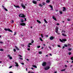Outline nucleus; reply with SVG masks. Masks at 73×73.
Instances as JSON below:
<instances>
[{
    "mask_svg": "<svg viewBox=\"0 0 73 73\" xmlns=\"http://www.w3.org/2000/svg\"><path fill=\"white\" fill-rule=\"evenodd\" d=\"M50 68V67L48 66L44 68V69L46 70H47L48 69H49Z\"/></svg>",
    "mask_w": 73,
    "mask_h": 73,
    "instance_id": "5",
    "label": "nucleus"
},
{
    "mask_svg": "<svg viewBox=\"0 0 73 73\" xmlns=\"http://www.w3.org/2000/svg\"><path fill=\"white\" fill-rule=\"evenodd\" d=\"M0 51H2V52H3V51H4V49H0Z\"/></svg>",
    "mask_w": 73,
    "mask_h": 73,
    "instance_id": "27",
    "label": "nucleus"
},
{
    "mask_svg": "<svg viewBox=\"0 0 73 73\" xmlns=\"http://www.w3.org/2000/svg\"><path fill=\"white\" fill-rule=\"evenodd\" d=\"M58 47H59V48H60V47H61V46H60V45H58Z\"/></svg>",
    "mask_w": 73,
    "mask_h": 73,
    "instance_id": "50",
    "label": "nucleus"
},
{
    "mask_svg": "<svg viewBox=\"0 0 73 73\" xmlns=\"http://www.w3.org/2000/svg\"><path fill=\"white\" fill-rule=\"evenodd\" d=\"M31 69H34V68H33V67H32V68H31Z\"/></svg>",
    "mask_w": 73,
    "mask_h": 73,
    "instance_id": "62",
    "label": "nucleus"
},
{
    "mask_svg": "<svg viewBox=\"0 0 73 73\" xmlns=\"http://www.w3.org/2000/svg\"><path fill=\"white\" fill-rule=\"evenodd\" d=\"M59 40L62 42H63V41L65 42L66 41H67V40H66V39H62V40L61 39H60Z\"/></svg>",
    "mask_w": 73,
    "mask_h": 73,
    "instance_id": "3",
    "label": "nucleus"
},
{
    "mask_svg": "<svg viewBox=\"0 0 73 73\" xmlns=\"http://www.w3.org/2000/svg\"><path fill=\"white\" fill-rule=\"evenodd\" d=\"M42 4L43 5H45L46 4L44 2H43V3H42Z\"/></svg>",
    "mask_w": 73,
    "mask_h": 73,
    "instance_id": "29",
    "label": "nucleus"
},
{
    "mask_svg": "<svg viewBox=\"0 0 73 73\" xmlns=\"http://www.w3.org/2000/svg\"><path fill=\"white\" fill-rule=\"evenodd\" d=\"M54 37H53V36H50V40H53V39H54Z\"/></svg>",
    "mask_w": 73,
    "mask_h": 73,
    "instance_id": "10",
    "label": "nucleus"
},
{
    "mask_svg": "<svg viewBox=\"0 0 73 73\" xmlns=\"http://www.w3.org/2000/svg\"><path fill=\"white\" fill-rule=\"evenodd\" d=\"M28 45H32V43H29L28 44Z\"/></svg>",
    "mask_w": 73,
    "mask_h": 73,
    "instance_id": "37",
    "label": "nucleus"
},
{
    "mask_svg": "<svg viewBox=\"0 0 73 73\" xmlns=\"http://www.w3.org/2000/svg\"><path fill=\"white\" fill-rule=\"evenodd\" d=\"M56 33H58V30H56Z\"/></svg>",
    "mask_w": 73,
    "mask_h": 73,
    "instance_id": "45",
    "label": "nucleus"
},
{
    "mask_svg": "<svg viewBox=\"0 0 73 73\" xmlns=\"http://www.w3.org/2000/svg\"><path fill=\"white\" fill-rule=\"evenodd\" d=\"M46 62H43L42 64V66H46Z\"/></svg>",
    "mask_w": 73,
    "mask_h": 73,
    "instance_id": "4",
    "label": "nucleus"
},
{
    "mask_svg": "<svg viewBox=\"0 0 73 73\" xmlns=\"http://www.w3.org/2000/svg\"><path fill=\"white\" fill-rule=\"evenodd\" d=\"M46 2L47 3H50V0H47L46 1Z\"/></svg>",
    "mask_w": 73,
    "mask_h": 73,
    "instance_id": "17",
    "label": "nucleus"
},
{
    "mask_svg": "<svg viewBox=\"0 0 73 73\" xmlns=\"http://www.w3.org/2000/svg\"><path fill=\"white\" fill-rule=\"evenodd\" d=\"M50 7V8H51V10H53V6L52 5H50L49 6Z\"/></svg>",
    "mask_w": 73,
    "mask_h": 73,
    "instance_id": "14",
    "label": "nucleus"
},
{
    "mask_svg": "<svg viewBox=\"0 0 73 73\" xmlns=\"http://www.w3.org/2000/svg\"><path fill=\"white\" fill-rule=\"evenodd\" d=\"M4 30H5V31H9V32H10L11 33H13V31L11 30L10 29H7L6 28H5Z\"/></svg>",
    "mask_w": 73,
    "mask_h": 73,
    "instance_id": "1",
    "label": "nucleus"
},
{
    "mask_svg": "<svg viewBox=\"0 0 73 73\" xmlns=\"http://www.w3.org/2000/svg\"><path fill=\"white\" fill-rule=\"evenodd\" d=\"M71 54H72V53H71V52H70L68 53L69 55H70Z\"/></svg>",
    "mask_w": 73,
    "mask_h": 73,
    "instance_id": "34",
    "label": "nucleus"
},
{
    "mask_svg": "<svg viewBox=\"0 0 73 73\" xmlns=\"http://www.w3.org/2000/svg\"><path fill=\"white\" fill-rule=\"evenodd\" d=\"M41 37H42V38H43V35H42V34H41Z\"/></svg>",
    "mask_w": 73,
    "mask_h": 73,
    "instance_id": "35",
    "label": "nucleus"
},
{
    "mask_svg": "<svg viewBox=\"0 0 73 73\" xmlns=\"http://www.w3.org/2000/svg\"><path fill=\"white\" fill-rule=\"evenodd\" d=\"M44 22L45 23H48V22H47V21H46V20H45V19H44Z\"/></svg>",
    "mask_w": 73,
    "mask_h": 73,
    "instance_id": "19",
    "label": "nucleus"
},
{
    "mask_svg": "<svg viewBox=\"0 0 73 73\" xmlns=\"http://www.w3.org/2000/svg\"><path fill=\"white\" fill-rule=\"evenodd\" d=\"M9 59L10 60H12V56L10 57Z\"/></svg>",
    "mask_w": 73,
    "mask_h": 73,
    "instance_id": "30",
    "label": "nucleus"
},
{
    "mask_svg": "<svg viewBox=\"0 0 73 73\" xmlns=\"http://www.w3.org/2000/svg\"><path fill=\"white\" fill-rule=\"evenodd\" d=\"M21 5L22 7V8H23L24 9H25V6L24 5V4H23V3L22 4H21Z\"/></svg>",
    "mask_w": 73,
    "mask_h": 73,
    "instance_id": "8",
    "label": "nucleus"
},
{
    "mask_svg": "<svg viewBox=\"0 0 73 73\" xmlns=\"http://www.w3.org/2000/svg\"><path fill=\"white\" fill-rule=\"evenodd\" d=\"M49 48H50V49H51V47L50 46L49 47Z\"/></svg>",
    "mask_w": 73,
    "mask_h": 73,
    "instance_id": "64",
    "label": "nucleus"
},
{
    "mask_svg": "<svg viewBox=\"0 0 73 73\" xmlns=\"http://www.w3.org/2000/svg\"><path fill=\"white\" fill-rule=\"evenodd\" d=\"M7 56H8V57H11V56H11V55H7Z\"/></svg>",
    "mask_w": 73,
    "mask_h": 73,
    "instance_id": "48",
    "label": "nucleus"
},
{
    "mask_svg": "<svg viewBox=\"0 0 73 73\" xmlns=\"http://www.w3.org/2000/svg\"><path fill=\"white\" fill-rule=\"evenodd\" d=\"M40 40L41 41H43V40H42L41 38H40Z\"/></svg>",
    "mask_w": 73,
    "mask_h": 73,
    "instance_id": "23",
    "label": "nucleus"
},
{
    "mask_svg": "<svg viewBox=\"0 0 73 73\" xmlns=\"http://www.w3.org/2000/svg\"><path fill=\"white\" fill-rule=\"evenodd\" d=\"M63 9L62 11L64 12H65V11L66 10V8H65V7H63Z\"/></svg>",
    "mask_w": 73,
    "mask_h": 73,
    "instance_id": "13",
    "label": "nucleus"
},
{
    "mask_svg": "<svg viewBox=\"0 0 73 73\" xmlns=\"http://www.w3.org/2000/svg\"><path fill=\"white\" fill-rule=\"evenodd\" d=\"M46 37H48V35H46Z\"/></svg>",
    "mask_w": 73,
    "mask_h": 73,
    "instance_id": "61",
    "label": "nucleus"
},
{
    "mask_svg": "<svg viewBox=\"0 0 73 73\" xmlns=\"http://www.w3.org/2000/svg\"><path fill=\"white\" fill-rule=\"evenodd\" d=\"M65 69H63V70H61V71H62V72H63V71H65Z\"/></svg>",
    "mask_w": 73,
    "mask_h": 73,
    "instance_id": "31",
    "label": "nucleus"
},
{
    "mask_svg": "<svg viewBox=\"0 0 73 73\" xmlns=\"http://www.w3.org/2000/svg\"><path fill=\"white\" fill-rule=\"evenodd\" d=\"M21 64H22V65H24V63L22 62Z\"/></svg>",
    "mask_w": 73,
    "mask_h": 73,
    "instance_id": "51",
    "label": "nucleus"
},
{
    "mask_svg": "<svg viewBox=\"0 0 73 73\" xmlns=\"http://www.w3.org/2000/svg\"><path fill=\"white\" fill-rule=\"evenodd\" d=\"M21 23H23L24 22V20H23V19H22L21 21Z\"/></svg>",
    "mask_w": 73,
    "mask_h": 73,
    "instance_id": "26",
    "label": "nucleus"
},
{
    "mask_svg": "<svg viewBox=\"0 0 73 73\" xmlns=\"http://www.w3.org/2000/svg\"><path fill=\"white\" fill-rule=\"evenodd\" d=\"M36 21L37 23H39V24H41V22L40 21L38 20H37Z\"/></svg>",
    "mask_w": 73,
    "mask_h": 73,
    "instance_id": "15",
    "label": "nucleus"
},
{
    "mask_svg": "<svg viewBox=\"0 0 73 73\" xmlns=\"http://www.w3.org/2000/svg\"><path fill=\"white\" fill-rule=\"evenodd\" d=\"M14 23V21L13 20H12L11 23Z\"/></svg>",
    "mask_w": 73,
    "mask_h": 73,
    "instance_id": "39",
    "label": "nucleus"
},
{
    "mask_svg": "<svg viewBox=\"0 0 73 73\" xmlns=\"http://www.w3.org/2000/svg\"><path fill=\"white\" fill-rule=\"evenodd\" d=\"M32 3L35 4H37V2L35 1H32Z\"/></svg>",
    "mask_w": 73,
    "mask_h": 73,
    "instance_id": "9",
    "label": "nucleus"
},
{
    "mask_svg": "<svg viewBox=\"0 0 73 73\" xmlns=\"http://www.w3.org/2000/svg\"><path fill=\"white\" fill-rule=\"evenodd\" d=\"M19 59H21V60H23L22 58H19Z\"/></svg>",
    "mask_w": 73,
    "mask_h": 73,
    "instance_id": "59",
    "label": "nucleus"
},
{
    "mask_svg": "<svg viewBox=\"0 0 73 73\" xmlns=\"http://www.w3.org/2000/svg\"><path fill=\"white\" fill-rule=\"evenodd\" d=\"M14 6L15 7V8H20V6H19V5L16 6L15 5H14Z\"/></svg>",
    "mask_w": 73,
    "mask_h": 73,
    "instance_id": "7",
    "label": "nucleus"
},
{
    "mask_svg": "<svg viewBox=\"0 0 73 73\" xmlns=\"http://www.w3.org/2000/svg\"><path fill=\"white\" fill-rule=\"evenodd\" d=\"M28 50H30V48H28L27 49Z\"/></svg>",
    "mask_w": 73,
    "mask_h": 73,
    "instance_id": "57",
    "label": "nucleus"
},
{
    "mask_svg": "<svg viewBox=\"0 0 73 73\" xmlns=\"http://www.w3.org/2000/svg\"><path fill=\"white\" fill-rule=\"evenodd\" d=\"M14 35L15 36V35H16L17 33H16V32H15L14 33Z\"/></svg>",
    "mask_w": 73,
    "mask_h": 73,
    "instance_id": "40",
    "label": "nucleus"
},
{
    "mask_svg": "<svg viewBox=\"0 0 73 73\" xmlns=\"http://www.w3.org/2000/svg\"><path fill=\"white\" fill-rule=\"evenodd\" d=\"M0 43H1V44H3L4 42H2L1 41L0 42Z\"/></svg>",
    "mask_w": 73,
    "mask_h": 73,
    "instance_id": "49",
    "label": "nucleus"
},
{
    "mask_svg": "<svg viewBox=\"0 0 73 73\" xmlns=\"http://www.w3.org/2000/svg\"><path fill=\"white\" fill-rule=\"evenodd\" d=\"M9 73H13V72H10Z\"/></svg>",
    "mask_w": 73,
    "mask_h": 73,
    "instance_id": "63",
    "label": "nucleus"
},
{
    "mask_svg": "<svg viewBox=\"0 0 73 73\" xmlns=\"http://www.w3.org/2000/svg\"><path fill=\"white\" fill-rule=\"evenodd\" d=\"M39 53L40 54H42V52L41 51H40L39 52Z\"/></svg>",
    "mask_w": 73,
    "mask_h": 73,
    "instance_id": "28",
    "label": "nucleus"
},
{
    "mask_svg": "<svg viewBox=\"0 0 73 73\" xmlns=\"http://www.w3.org/2000/svg\"><path fill=\"white\" fill-rule=\"evenodd\" d=\"M33 66L35 68H37V66L36 65H34Z\"/></svg>",
    "mask_w": 73,
    "mask_h": 73,
    "instance_id": "18",
    "label": "nucleus"
},
{
    "mask_svg": "<svg viewBox=\"0 0 73 73\" xmlns=\"http://www.w3.org/2000/svg\"><path fill=\"white\" fill-rule=\"evenodd\" d=\"M20 24L22 26H25V23H20Z\"/></svg>",
    "mask_w": 73,
    "mask_h": 73,
    "instance_id": "6",
    "label": "nucleus"
},
{
    "mask_svg": "<svg viewBox=\"0 0 73 73\" xmlns=\"http://www.w3.org/2000/svg\"><path fill=\"white\" fill-rule=\"evenodd\" d=\"M4 9H5V11H8V9H6V8H4Z\"/></svg>",
    "mask_w": 73,
    "mask_h": 73,
    "instance_id": "33",
    "label": "nucleus"
},
{
    "mask_svg": "<svg viewBox=\"0 0 73 73\" xmlns=\"http://www.w3.org/2000/svg\"><path fill=\"white\" fill-rule=\"evenodd\" d=\"M26 69L27 71H28V68H26Z\"/></svg>",
    "mask_w": 73,
    "mask_h": 73,
    "instance_id": "60",
    "label": "nucleus"
},
{
    "mask_svg": "<svg viewBox=\"0 0 73 73\" xmlns=\"http://www.w3.org/2000/svg\"><path fill=\"white\" fill-rule=\"evenodd\" d=\"M70 45H71V44H68V46H70Z\"/></svg>",
    "mask_w": 73,
    "mask_h": 73,
    "instance_id": "52",
    "label": "nucleus"
},
{
    "mask_svg": "<svg viewBox=\"0 0 73 73\" xmlns=\"http://www.w3.org/2000/svg\"><path fill=\"white\" fill-rule=\"evenodd\" d=\"M55 11H56V12H58V10H55Z\"/></svg>",
    "mask_w": 73,
    "mask_h": 73,
    "instance_id": "58",
    "label": "nucleus"
},
{
    "mask_svg": "<svg viewBox=\"0 0 73 73\" xmlns=\"http://www.w3.org/2000/svg\"><path fill=\"white\" fill-rule=\"evenodd\" d=\"M73 57H72L71 58V60H73Z\"/></svg>",
    "mask_w": 73,
    "mask_h": 73,
    "instance_id": "43",
    "label": "nucleus"
},
{
    "mask_svg": "<svg viewBox=\"0 0 73 73\" xmlns=\"http://www.w3.org/2000/svg\"><path fill=\"white\" fill-rule=\"evenodd\" d=\"M15 48H16V49H17V50H20L19 49V48H18V47H17V46H15Z\"/></svg>",
    "mask_w": 73,
    "mask_h": 73,
    "instance_id": "16",
    "label": "nucleus"
},
{
    "mask_svg": "<svg viewBox=\"0 0 73 73\" xmlns=\"http://www.w3.org/2000/svg\"><path fill=\"white\" fill-rule=\"evenodd\" d=\"M16 49L14 48V51L16 52Z\"/></svg>",
    "mask_w": 73,
    "mask_h": 73,
    "instance_id": "44",
    "label": "nucleus"
},
{
    "mask_svg": "<svg viewBox=\"0 0 73 73\" xmlns=\"http://www.w3.org/2000/svg\"><path fill=\"white\" fill-rule=\"evenodd\" d=\"M56 25H59L60 24L59 23H57Z\"/></svg>",
    "mask_w": 73,
    "mask_h": 73,
    "instance_id": "55",
    "label": "nucleus"
},
{
    "mask_svg": "<svg viewBox=\"0 0 73 73\" xmlns=\"http://www.w3.org/2000/svg\"><path fill=\"white\" fill-rule=\"evenodd\" d=\"M27 47H28L29 48H31V46H30V45H29L28 44L27 46Z\"/></svg>",
    "mask_w": 73,
    "mask_h": 73,
    "instance_id": "36",
    "label": "nucleus"
},
{
    "mask_svg": "<svg viewBox=\"0 0 73 73\" xmlns=\"http://www.w3.org/2000/svg\"><path fill=\"white\" fill-rule=\"evenodd\" d=\"M62 36H65V37H66V35H64V34H62Z\"/></svg>",
    "mask_w": 73,
    "mask_h": 73,
    "instance_id": "25",
    "label": "nucleus"
},
{
    "mask_svg": "<svg viewBox=\"0 0 73 73\" xmlns=\"http://www.w3.org/2000/svg\"><path fill=\"white\" fill-rule=\"evenodd\" d=\"M40 46H37V48H40Z\"/></svg>",
    "mask_w": 73,
    "mask_h": 73,
    "instance_id": "41",
    "label": "nucleus"
},
{
    "mask_svg": "<svg viewBox=\"0 0 73 73\" xmlns=\"http://www.w3.org/2000/svg\"><path fill=\"white\" fill-rule=\"evenodd\" d=\"M19 17H23V18H24L25 17V15H24V14H21L19 15Z\"/></svg>",
    "mask_w": 73,
    "mask_h": 73,
    "instance_id": "2",
    "label": "nucleus"
},
{
    "mask_svg": "<svg viewBox=\"0 0 73 73\" xmlns=\"http://www.w3.org/2000/svg\"><path fill=\"white\" fill-rule=\"evenodd\" d=\"M67 20H68V21H70L71 19H69L68 18V19H67Z\"/></svg>",
    "mask_w": 73,
    "mask_h": 73,
    "instance_id": "32",
    "label": "nucleus"
},
{
    "mask_svg": "<svg viewBox=\"0 0 73 73\" xmlns=\"http://www.w3.org/2000/svg\"><path fill=\"white\" fill-rule=\"evenodd\" d=\"M12 67V66H10L9 67V68H11Z\"/></svg>",
    "mask_w": 73,
    "mask_h": 73,
    "instance_id": "47",
    "label": "nucleus"
},
{
    "mask_svg": "<svg viewBox=\"0 0 73 73\" xmlns=\"http://www.w3.org/2000/svg\"><path fill=\"white\" fill-rule=\"evenodd\" d=\"M64 46H65V47H67V46H68V45H66V44H65L64 45Z\"/></svg>",
    "mask_w": 73,
    "mask_h": 73,
    "instance_id": "38",
    "label": "nucleus"
},
{
    "mask_svg": "<svg viewBox=\"0 0 73 73\" xmlns=\"http://www.w3.org/2000/svg\"><path fill=\"white\" fill-rule=\"evenodd\" d=\"M59 13H60V14L61 15H62V12L61 11H59Z\"/></svg>",
    "mask_w": 73,
    "mask_h": 73,
    "instance_id": "20",
    "label": "nucleus"
},
{
    "mask_svg": "<svg viewBox=\"0 0 73 73\" xmlns=\"http://www.w3.org/2000/svg\"><path fill=\"white\" fill-rule=\"evenodd\" d=\"M2 7L4 8H4H5V7H4V6L3 5H2Z\"/></svg>",
    "mask_w": 73,
    "mask_h": 73,
    "instance_id": "54",
    "label": "nucleus"
},
{
    "mask_svg": "<svg viewBox=\"0 0 73 73\" xmlns=\"http://www.w3.org/2000/svg\"><path fill=\"white\" fill-rule=\"evenodd\" d=\"M24 19H25V21H27V19L25 18Z\"/></svg>",
    "mask_w": 73,
    "mask_h": 73,
    "instance_id": "42",
    "label": "nucleus"
},
{
    "mask_svg": "<svg viewBox=\"0 0 73 73\" xmlns=\"http://www.w3.org/2000/svg\"><path fill=\"white\" fill-rule=\"evenodd\" d=\"M39 6H40V7H42V6H43V5H41V3H40L39 4Z\"/></svg>",
    "mask_w": 73,
    "mask_h": 73,
    "instance_id": "21",
    "label": "nucleus"
},
{
    "mask_svg": "<svg viewBox=\"0 0 73 73\" xmlns=\"http://www.w3.org/2000/svg\"><path fill=\"white\" fill-rule=\"evenodd\" d=\"M64 48H65V46H63V48H62L63 49H64Z\"/></svg>",
    "mask_w": 73,
    "mask_h": 73,
    "instance_id": "56",
    "label": "nucleus"
},
{
    "mask_svg": "<svg viewBox=\"0 0 73 73\" xmlns=\"http://www.w3.org/2000/svg\"><path fill=\"white\" fill-rule=\"evenodd\" d=\"M19 56L20 57H22V56L21 55H19Z\"/></svg>",
    "mask_w": 73,
    "mask_h": 73,
    "instance_id": "46",
    "label": "nucleus"
},
{
    "mask_svg": "<svg viewBox=\"0 0 73 73\" xmlns=\"http://www.w3.org/2000/svg\"><path fill=\"white\" fill-rule=\"evenodd\" d=\"M72 48H68V51H70V50H72Z\"/></svg>",
    "mask_w": 73,
    "mask_h": 73,
    "instance_id": "22",
    "label": "nucleus"
},
{
    "mask_svg": "<svg viewBox=\"0 0 73 73\" xmlns=\"http://www.w3.org/2000/svg\"><path fill=\"white\" fill-rule=\"evenodd\" d=\"M52 19L54 20H55V21H57V19L55 17H54V16H53Z\"/></svg>",
    "mask_w": 73,
    "mask_h": 73,
    "instance_id": "11",
    "label": "nucleus"
},
{
    "mask_svg": "<svg viewBox=\"0 0 73 73\" xmlns=\"http://www.w3.org/2000/svg\"><path fill=\"white\" fill-rule=\"evenodd\" d=\"M15 64H16L15 65V66H17V67L19 66V64L17 63V62H15Z\"/></svg>",
    "mask_w": 73,
    "mask_h": 73,
    "instance_id": "12",
    "label": "nucleus"
},
{
    "mask_svg": "<svg viewBox=\"0 0 73 73\" xmlns=\"http://www.w3.org/2000/svg\"><path fill=\"white\" fill-rule=\"evenodd\" d=\"M33 41L31 42V43H33L34 42V40H32Z\"/></svg>",
    "mask_w": 73,
    "mask_h": 73,
    "instance_id": "53",
    "label": "nucleus"
},
{
    "mask_svg": "<svg viewBox=\"0 0 73 73\" xmlns=\"http://www.w3.org/2000/svg\"><path fill=\"white\" fill-rule=\"evenodd\" d=\"M58 27H56V31H58Z\"/></svg>",
    "mask_w": 73,
    "mask_h": 73,
    "instance_id": "24",
    "label": "nucleus"
}]
</instances>
